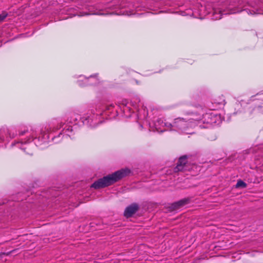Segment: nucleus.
<instances>
[{"label":"nucleus","instance_id":"1","mask_svg":"<svg viewBox=\"0 0 263 263\" xmlns=\"http://www.w3.org/2000/svg\"><path fill=\"white\" fill-rule=\"evenodd\" d=\"M62 127V123L57 121H52L48 124L43 126L40 129L30 128L29 129L26 126H22L18 130V135L21 136L26 134H28L30 138L24 142L22 141H17L13 143H12V146L15 145H18V147L23 149L26 154L29 155H32L33 151L31 148V145L27 144V142L33 140V139L38 138L39 141H41L42 144L47 143L49 141L48 134L51 132H55Z\"/></svg>","mask_w":263,"mask_h":263},{"label":"nucleus","instance_id":"2","mask_svg":"<svg viewBox=\"0 0 263 263\" xmlns=\"http://www.w3.org/2000/svg\"><path fill=\"white\" fill-rule=\"evenodd\" d=\"M103 111L104 109L99 106L95 109L92 108L89 109L87 114L82 118H80L78 115L73 113L68 118L67 122L68 124L76 125L78 120L81 119L84 124L95 127L101 123L100 118Z\"/></svg>","mask_w":263,"mask_h":263},{"label":"nucleus","instance_id":"3","mask_svg":"<svg viewBox=\"0 0 263 263\" xmlns=\"http://www.w3.org/2000/svg\"><path fill=\"white\" fill-rule=\"evenodd\" d=\"M189 120H194L195 126L199 125L203 128L214 124H219L222 121L221 116L211 110L203 114L192 112Z\"/></svg>","mask_w":263,"mask_h":263},{"label":"nucleus","instance_id":"4","mask_svg":"<svg viewBox=\"0 0 263 263\" xmlns=\"http://www.w3.org/2000/svg\"><path fill=\"white\" fill-rule=\"evenodd\" d=\"M130 173L128 168L121 169L111 175H107L98 179L91 184V187L96 189L103 188L109 186Z\"/></svg>","mask_w":263,"mask_h":263},{"label":"nucleus","instance_id":"5","mask_svg":"<svg viewBox=\"0 0 263 263\" xmlns=\"http://www.w3.org/2000/svg\"><path fill=\"white\" fill-rule=\"evenodd\" d=\"M191 116L189 118L183 119L182 118H177L174 119L172 124L170 130H175L180 133L185 134H193V127L195 126L194 120H189Z\"/></svg>","mask_w":263,"mask_h":263},{"label":"nucleus","instance_id":"6","mask_svg":"<svg viewBox=\"0 0 263 263\" xmlns=\"http://www.w3.org/2000/svg\"><path fill=\"white\" fill-rule=\"evenodd\" d=\"M140 99L139 97H134L130 102L129 103L126 100H122L120 103H118V106L123 111L126 117H130L132 112L134 111V109L137 111H139V107L140 106Z\"/></svg>","mask_w":263,"mask_h":263},{"label":"nucleus","instance_id":"7","mask_svg":"<svg viewBox=\"0 0 263 263\" xmlns=\"http://www.w3.org/2000/svg\"><path fill=\"white\" fill-rule=\"evenodd\" d=\"M232 6H233V5H230L227 8V10H222L221 8H216L213 7L212 11H209L208 13H212L213 14V19L219 20L221 18L222 14H226L228 13H235L241 12L242 11L241 10H235Z\"/></svg>","mask_w":263,"mask_h":263},{"label":"nucleus","instance_id":"8","mask_svg":"<svg viewBox=\"0 0 263 263\" xmlns=\"http://www.w3.org/2000/svg\"><path fill=\"white\" fill-rule=\"evenodd\" d=\"M247 3L252 8L251 9H244L248 13L251 14H263L262 4L258 0H248Z\"/></svg>","mask_w":263,"mask_h":263},{"label":"nucleus","instance_id":"9","mask_svg":"<svg viewBox=\"0 0 263 263\" xmlns=\"http://www.w3.org/2000/svg\"><path fill=\"white\" fill-rule=\"evenodd\" d=\"M154 125L158 132H163L166 130H170L172 123L166 122L162 118H159L155 121Z\"/></svg>","mask_w":263,"mask_h":263},{"label":"nucleus","instance_id":"10","mask_svg":"<svg viewBox=\"0 0 263 263\" xmlns=\"http://www.w3.org/2000/svg\"><path fill=\"white\" fill-rule=\"evenodd\" d=\"M73 130V127L71 125H66L63 130L59 134V135L57 136L52 138V140L55 143L59 142L61 140V137H70L71 135L70 134V133H72Z\"/></svg>","mask_w":263,"mask_h":263},{"label":"nucleus","instance_id":"11","mask_svg":"<svg viewBox=\"0 0 263 263\" xmlns=\"http://www.w3.org/2000/svg\"><path fill=\"white\" fill-rule=\"evenodd\" d=\"M97 81L98 80L92 76H91L89 78H86L84 76H80L77 82L80 86H84L91 85L92 84H96Z\"/></svg>","mask_w":263,"mask_h":263},{"label":"nucleus","instance_id":"12","mask_svg":"<svg viewBox=\"0 0 263 263\" xmlns=\"http://www.w3.org/2000/svg\"><path fill=\"white\" fill-rule=\"evenodd\" d=\"M139 209L138 204L134 203L128 206L124 211V216L126 217H130L134 214Z\"/></svg>","mask_w":263,"mask_h":263},{"label":"nucleus","instance_id":"13","mask_svg":"<svg viewBox=\"0 0 263 263\" xmlns=\"http://www.w3.org/2000/svg\"><path fill=\"white\" fill-rule=\"evenodd\" d=\"M187 162L186 156H183L181 157L177 163V166L175 167V172L182 171L184 170L185 165Z\"/></svg>","mask_w":263,"mask_h":263},{"label":"nucleus","instance_id":"14","mask_svg":"<svg viewBox=\"0 0 263 263\" xmlns=\"http://www.w3.org/2000/svg\"><path fill=\"white\" fill-rule=\"evenodd\" d=\"M188 202H189V199H183L180 200L177 202H175L173 203L171 205V208L173 210H176L183 206L185 204L188 203Z\"/></svg>","mask_w":263,"mask_h":263},{"label":"nucleus","instance_id":"15","mask_svg":"<svg viewBox=\"0 0 263 263\" xmlns=\"http://www.w3.org/2000/svg\"><path fill=\"white\" fill-rule=\"evenodd\" d=\"M225 103V100L222 97L215 99L213 103V104L216 105L215 107H217V108L222 107Z\"/></svg>","mask_w":263,"mask_h":263},{"label":"nucleus","instance_id":"16","mask_svg":"<svg viewBox=\"0 0 263 263\" xmlns=\"http://www.w3.org/2000/svg\"><path fill=\"white\" fill-rule=\"evenodd\" d=\"M7 133L9 135L10 138H14L17 135L15 131L13 129H8Z\"/></svg>","mask_w":263,"mask_h":263},{"label":"nucleus","instance_id":"17","mask_svg":"<svg viewBox=\"0 0 263 263\" xmlns=\"http://www.w3.org/2000/svg\"><path fill=\"white\" fill-rule=\"evenodd\" d=\"M237 187H246L247 186V184L244 182L243 181L240 180L237 181V184L236 185Z\"/></svg>","mask_w":263,"mask_h":263},{"label":"nucleus","instance_id":"18","mask_svg":"<svg viewBox=\"0 0 263 263\" xmlns=\"http://www.w3.org/2000/svg\"><path fill=\"white\" fill-rule=\"evenodd\" d=\"M130 4H129V5H124L123 4H120V6H117L116 8H124V7H130Z\"/></svg>","mask_w":263,"mask_h":263},{"label":"nucleus","instance_id":"19","mask_svg":"<svg viewBox=\"0 0 263 263\" xmlns=\"http://www.w3.org/2000/svg\"><path fill=\"white\" fill-rule=\"evenodd\" d=\"M7 16V14H0V22H2Z\"/></svg>","mask_w":263,"mask_h":263},{"label":"nucleus","instance_id":"20","mask_svg":"<svg viewBox=\"0 0 263 263\" xmlns=\"http://www.w3.org/2000/svg\"><path fill=\"white\" fill-rule=\"evenodd\" d=\"M115 107V106L113 105V104H110L109 105H107L106 106V110H111L112 108H114Z\"/></svg>","mask_w":263,"mask_h":263},{"label":"nucleus","instance_id":"21","mask_svg":"<svg viewBox=\"0 0 263 263\" xmlns=\"http://www.w3.org/2000/svg\"><path fill=\"white\" fill-rule=\"evenodd\" d=\"M96 14H97L96 13H83L80 14L79 15L80 16H84V15H86Z\"/></svg>","mask_w":263,"mask_h":263},{"label":"nucleus","instance_id":"22","mask_svg":"<svg viewBox=\"0 0 263 263\" xmlns=\"http://www.w3.org/2000/svg\"><path fill=\"white\" fill-rule=\"evenodd\" d=\"M3 134V132L2 131H0V142L1 141H3L4 140V137H3V136L2 135Z\"/></svg>","mask_w":263,"mask_h":263},{"label":"nucleus","instance_id":"23","mask_svg":"<svg viewBox=\"0 0 263 263\" xmlns=\"http://www.w3.org/2000/svg\"><path fill=\"white\" fill-rule=\"evenodd\" d=\"M133 7L135 9H137L138 8V7L137 6H134Z\"/></svg>","mask_w":263,"mask_h":263},{"label":"nucleus","instance_id":"24","mask_svg":"<svg viewBox=\"0 0 263 263\" xmlns=\"http://www.w3.org/2000/svg\"><path fill=\"white\" fill-rule=\"evenodd\" d=\"M140 127L141 128H142V125L140 124Z\"/></svg>","mask_w":263,"mask_h":263},{"label":"nucleus","instance_id":"25","mask_svg":"<svg viewBox=\"0 0 263 263\" xmlns=\"http://www.w3.org/2000/svg\"><path fill=\"white\" fill-rule=\"evenodd\" d=\"M145 117H146V115H144L143 118H145Z\"/></svg>","mask_w":263,"mask_h":263},{"label":"nucleus","instance_id":"26","mask_svg":"<svg viewBox=\"0 0 263 263\" xmlns=\"http://www.w3.org/2000/svg\"><path fill=\"white\" fill-rule=\"evenodd\" d=\"M110 7H105V8H110Z\"/></svg>","mask_w":263,"mask_h":263},{"label":"nucleus","instance_id":"27","mask_svg":"<svg viewBox=\"0 0 263 263\" xmlns=\"http://www.w3.org/2000/svg\"><path fill=\"white\" fill-rule=\"evenodd\" d=\"M0 146H1V145H0Z\"/></svg>","mask_w":263,"mask_h":263}]
</instances>
